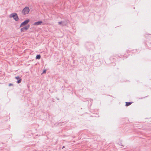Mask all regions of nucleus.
Returning <instances> with one entry per match:
<instances>
[{
  "label": "nucleus",
  "mask_w": 151,
  "mask_h": 151,
  "mask_svg": "<svg viewBox=\"0 0 151 151\" xmlns=\"http://www.w3.org/2000/svg\"><path fill=\"white\" fill-rule=\"evenodd\" d=\"M9 17L10 18L13 17L14 19L16 21H18L19 19L16 13H13L10 14L9 15Z\"/></svg>",
  "instance_id": "obj_1"
},
{
  "label": "nucleus",
  "mask_w": 151,
  "mask_h": 151,
  "mask_svg": "<svg viewBox=\"0 0 151 151\" xmlns=\"http://www.w3.org/2000/svg\"><path fill=\"white\" fill-rule=\"evenodd\" d=\"M29 11V8L27 7H25L22 10V13L24 15L27 14Z\"/></svg>",
  "instance_id": "obj_2"
},
{
  "label": "nucleus",
  "mask_w": 151,
  "mask_h": 151,
  "mask_svg": "<svg viewBox=\"0 0 151 151\" xmlns=\"http://www.w3.org/2000/svg\"><path fill=\"white\" fill-rule=\"evenodd\" d=\"M29 22V19H27L25 21L23 22L20 24V27H22L28 24V23Z\"/></svg>",
  "instance_id": "obj_3"
},
{
  "label": "nucleus",
  "mask_w": 151,
  "mask_h": 151,
  "mask_svg": "<svg viewBox=\"0 0 151 151\" xmlns=\"http://www.w3.org/2000/svg\"><path fill=\"white\" fill-rule=\"evenodd\" d=\"M29 27L30 25H28L27 26L22 28L20 29L21 32H25V31L27 30L29 28Z\"/></svg>",
  "instance_id": "obj_4"
},
{
  "label": "nucleus",
  "mask_w": 151,
  "mask_h": 151,
  "mask_svg": "<svg viewBox=\"0 0 151 151\" xmlns=\"http://www.w3.org/2000/svg\"><path fill=\"white\" fill-rule=\"evenodd\" d=\"M63 24L62 25L63 26H66L69 22V21L68 19L62 21Z\"/></svg>",
  "instance_id": "obj_5"
},
{
  "label": "nucleus",
  "mask_w": 151,
  "mask_h": 151,
  "mask_svg": "<svg viewBox=\"0 0 151 151\" xmlns=\"http://www.w3.org/2000/svg\"><path fill=\"white\" fill-rule=\"evenodd\" d=\"M43 22L42 21H39L37 22H35L33 24L34 25H39L41 24Z\"/></svg>",
  "instance_id": "obj_6"
},
{
  "label": "nucleus",
  "mask_w": 151,
  "mask_h": 151,
  "mask_svg": "<svg viewBox=\"0 0 151 151\" xmlns=\"http://www.w3.org/2000/svg\"><path fill=\"white\" fill-rule=\"evenodd\" d=\"M132 104V103L131 102H126V104H125V106H128L129 105H130Z\"/></svg>",
  "instance_id": "obj_7"
},
{
  "label": "nucleus",
  "mask_w": 151,
  "mask_h": 151,
  "mask_svg": "<svg viewBox=\"0 0 151 151\" xmlns=\"http://www.w3.org/2000/svg\"><path fill=\"white\" fill-rule=\"evenodd\" d=\"M41 58V56L40 55H37L36 57V58L37 59H40Z\"/></svg>",
  "instance_id": "obj_8"
},
{
  "label": "nucleus",
  "mask_w": 151,
  "mask_h": 151,
  "mask_svg": "<svg viewBox=\"0 0 151 151\" xmlns=\"http://www.w3.org/2000/svg\"><path fill=\"white\" fill-rule=\"evenodd\" d=\"M22 81V79L21 78L19 79V80H18L17 81V82L18 83H20Z\"/></svg>",
  "instance_id": "obj_9"
},
{
  "label": "nucleus",
  "mask_w": 151,
  "mask_h": 151,
  "mask_svg": "<svg viewBox=\"0 0 151 151\" xmlns=\"http://www.w3.org/2000/svg\"><path fill=\"white\" fill-rule=\"evenodd\" d=\"M58 24H59L61 25H62V24H63L62 21L59 22H58Z\"/></svg>",
  "instance_id": "obj_10"
},
{
  "label": "nucleus",
  "mask_w": 151,
  "mask_h": 151,
  "mask_svg": "<svg viewBox=\"0 0 151 151\" xmlns=\"http://www.w3.org/2000/svg\"><path fill=\"white\" fill-rule=\"evenodd\" d=\"M15 78L17 80H19V79L20 78L19 76H17L15 77Z\"/></svg>",
  "instance_id": "obj_11"
},
{
  "label": "nucleus",
  "mask_w": 151,
  "mask_h": 151,
  "mask_svg": "<svg viewBox=\"0 0 151 151\" xmlns=\"http://www.w3.org/2000/svg\"><path fill=\"white\" fill-rule=\"evenodd\" d=\"M46 70H43V72H42V73H44L46 72Z\"/></svg>",
  "instance_id": "obj_12"
},
{
  "label": "nucleus",
  "mask_w": 151,
  "mask_h": 151,
  "mask_svg": "<svg viewBox=\"0 0 151 151\" xmlns=\"http://www.w3.org/2000/svg\"><path fill=\"white\" fill-rule=\"evenodd\" d=\"M13 85V84H12V83H9V86H12Z\"/></svg>",
  "instance_id": "obj_13"
},
{
  "label": "nucleus",
  "mask_w": 151,
  "mask_h": 151,
  "mask_svg": "<svg viewBox=\"0 0 151 151\" xmlns=\"http://www.w3.org/2000/svg\"><path fill=\"white\" fill-rule=\"evenodd\" d=\"M65 147V146H63V147H62V148H63Z\"/></svg>",
  "instance_id": "obj_14"
}]
</instances>
